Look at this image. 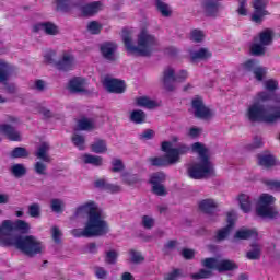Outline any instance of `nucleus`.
Segmentation results:
<instances>
[{
    "label": "nucleus",
    "mask_w": 280,
    "mask_h": 280,
    "mask_svg": "<svg viewBox=\"0 0 280 280\" xmlns=\"http://www.w3.org/2000/svg\"><path fill=\"white\" fill-rule=\"evenodd\" d=\"M10 75V65L0 61V83L4 84V90L10 95L16 93V85L14 83H8V77Z\"/></svg>",
    "instance_id": "14"
},
{
    "label": "nucleus",
    "mask_w": 280,
    "mask_h": 280,
    "mask_svg": "<svg viewBox=\"0 0 280 280\" xmlns=\"http://www.w3.org/2000/svg\"><path fill=\"white\" fill-rule=\"evenodd\" d=\"M129 255L131 256L132 264H141V261L145 260L143 255H141L139 252L135 249H130Z\"/></svg>",
    "instance_id": "54"
},
{
    "label": "nucleus",
    "mask_w": 280,
    "mask_h": 280,
    "mask_svg": "<svg viewBox=\"0 0 280 280\" xmlns=\"http://www.w3.org/2000/svg\"><path fill=\"white\" fill-rule=\"evenodd\" d=\"M78 127L80 130H93V128H94L93 121H91L86 118L80 119L78 121Z\"/></svg>",
    "instance_id": "53"
},
{
    "label": "nucleus",
    "mask_w": 280,
    "mask_h": 280,
    "mask_svg": "<svg viewBox=\"0 0 280 280\" xmlns=\"http://www.w3.org/2000/svg\"><path fill=\"white\" fill-rule=\"evenodd\" d=\"M272 35H273V33L270 28L262 31L259 34L260 45H264L265 47L268 45H271L272 44Z\"/></svg>",
    "instance_id": "37"
},
{
    "label": "nucleus",
    "mask_w": 280,
    "mask_h": 280,
    "mask_svg": "<svg viewBox=\"0 0 280 280\" xmlns=\"http://www.w3.org/2000/svg\"><path fill=\"white\" fill-rule=\"evenodd\" d=\"M59 12H69L71 10V0H55Z\"/></svg>",
    "instance_id": "45"
},
{
    "label": "nucleus",
    "mask_w": 280,
    "mask_h": 280,
    "mask_svg": "<svg viewBox=\"0 0 280 280\" xmlns=\"http://www.w3.org/2000/svg\"><path fill=\"white\" fill-rule=\"evenodd\" d=\"M275 203V197L269 194H262L259 198L258 206L256 208V213L260 218H277L279 212L275 210L272 205Z\"/></svg>",
    "instance_id": "6"
},
{
    "label": "nucleus",
    "mask_w": 280,
    "mask_h": 280,
    "mask_svg": "<svg viewBox=\"0 0 280 280\" xmlns=\"http://www.w3.org/2000/svg\"><path fill=\"white\" fill-rule=\"evenodd\" d=\"M192 152H196L199 156V162H195L188 166V176L194 180H202L207 176H213L215 168L209 158V150L205 148V144L195 142L191 147Z\"/></svg>",
    "instance_id": "3"
},
{
    "label": "nucleus",
    "mask_w": 280,
    "mask_h": 280,
    "mask_svg": "<svg viewBox=\"0 0 280 280\" xmlns=\"http://www.w3.org/2000/svg\"><path fill=\"white\" fill-rule=\"evenodd\" d=\"M142 226L148 230L152 229L154 226V219L150 215H143Z\"/></svg>",
    "instance_id": "60"
},
{
    "label": "nucleus",
    "mask_w": 280,
    "mask_h": 280,
    "mask_svg": "<svg viewBox=\"0 0 280 280\" xmlns=\"http://www.w3.org/2000/svg\"><path fill=\"white\" fill-rule=\"evenodd\" d=\"M88 32H90V34H101L102 32V24H100L97 21H92L88 24Z\"/></svg>",
    "instance_id": "50"
},
{
    "label": "nucleus",
    "mask_w": 280,
    "mask_h": 280,
    "mask_svg": "<svg viewBox=\"0 0 280 280\" xmlns=\"http://www.w3.org/2000/svg\"><path fill=\"white\" fill-rule=\"evenodd\" d=\"M238 202L242 211H244V213H249L252 209L250 197L246 194H241L238 196Z\"/></svg>",
    "instance_id": "33"
},
{
    "label": "nucleus",
    "mask_w": 280,
    "mask_h": 280,
    "mask_svg": "<svg viewBox=\"0 0 280 280\" xmlns=\"http://www.w3.org/2000/svg\"><path fill=\"white\" fill-rule=\"evenodd\" d=\"M212 54L207 48H200L197 51L191 52L190 60L191 62H196V60H207L211 58Z\"/></svg>",
    "instance_id": "32"
},
{
    "label": "nucleus",
    "mask_w": 280,
    "mask_h": 280,
    "mask_svg": "<svg viewBox=\"0 0 280 280\" xmlns=\"http://www.w3.org/2000/svg\"><path fill=\"white\" fill-rule=\"evenodd\" d=\"M112 165H113L112 172H114V173L124 172L125 166H124V162L121 160L114 159L112 161Z\"/></svg>",
    "instance_id": "57"
},
{
    "label": "nucleus",
    "mask_w": 280,
    "mask_h": 280,
    "mask_svg": "<svg viewBox=\"0 0 280 280\" xmlns=\"http://www.w3.org/2000/svg\"><path fill=\"white\" fill-rule=\"evenodd\" d=\"M75 57L69 52H63L62 58L56 63L59 71H71L73 69Z\"/></svg>",
    "instance_id": "17"
},
{
    "label": "nucleus",
    "mask_w": 280,
    "mask_h": 280,
    "mask_svg": "<svg viewBox=\"0 0 280 280\" xmlns=\"http://www.w3.org/2000/svg\"><path fill=\"white\" fill-rule=\"evenodd\" d=\"M264 184L269 187V189H280V182L279 180H272L267 179L264 182Z\"/></svg>",
    "instance_id": "64"
},
{
    "label": "nucleus",
    "mask_w": 280,
    "mask_h": 280,
    "mask_svg": "<svg viewBox=\"0 0 280 280\" xmlns=\"http://www.w3.org/2000/svg\"><path fill=\"white\" fill-rule=\"evenodd\" d=\"M49 143L43 142L38 148L37 151L35 152V156L43 161L44 163H51V158L49 154Z\"/></svg>",
    "instance_id": "24"
},
{
    "label": "nucleus",
    "mask_w": 280,
    "mask_h": 280,
    "mask_svg": "<svg viewBox=\"0 0 280 280\" xmlns=\"http://www.w3.org/2000/svg\"><path fill=\"white\" fill-rule=\"evenodd\" d=\"M34 171L36 174H39V176H45L47 174V165L43 162H36L34 165Z\"/></svg>",
    "instance_id": "58"
},
{
    "label": "nucleus",
    "mask_w": 280,
    "mask_h": 280,
    "mask_svg": "<svg viewBox=\"0 0 280 280\" xmlns=\"http://www.w3.org/2000/svg\"><path fill=\"white\" fill-rule=\"evenodd\" d=\"M102 10V2L101 1H94L91 3H88L83 7H81V13L84 16H94V14H97Z\"/></svg>",
    "instance_id": "22"
},
{
    "label": "nucleus",
    "mask_w": 280,
    "mask_h": 280,
    "mask_svg": "<svg viewBox=\"0 0 280 280\" xmlns=\"http://www.w3.org/2000/svg\"><path fill=\"white\" fill-rule=\"evenodd\" d=\"M91 152L94 154H104L108 152V144H106V140L97 138L91 145Z\"/></svg>",
    "instance_id": "27"
},
{
    "label": "nucleus",
    "mask_w": 280,
    "mask_h": 280,
    "mask_svg": "<svg viewBox=\"0 0 280 280\" xmlns=\"http://www.w3.org/2000/svg\"><path fill=\"white\" fill-rule=\"evenodd\" d=\"M137 106L142 108H156V102L148 98L147 96H140L136 100Z\"/></svg>",
    "instance_id": "38"
},
{
    "label": "nucleus",
    "mask_w": 280,
    "mask_h": 280,
    "mask_svg": "<svg viewBox=\"0 0 280 280\" xmlns=\"http://www.w3.org/2000/svg\"><path fill=\"white\" fill-rule=\"evenodd\" d=\"M250 237H257L256 230L242 228L234 234V240H250Z\"/></svg>",
    "instance_id": "28"
},
{
    "label": "nucleus",
    "mask_w": 280,
    "mask_h": 280,
    "mask_svg": "<svg viewBox=\"0 0 280 280\" xmlns=\"http://www.w3.org/2000/svg\"><path fill=\"white\" fill-rule=\"evenodd\" d=\"M71 141L74 148H78V150H85L86 138H84L83 135L74 133L71 138Z\"/></svg>",
    "instance_id": "36"
},
{
    "label": "nucleus",
    "mask_w": 280,
    "mask_h": 280,
    "mask_svg": "<svg viewBox=\"0 0 280 280\" xmlns=\"http://www.w3.org/2000/svg\"><path fill=\"white\" fill-rule=\"evenodd\" d=\"M4 229L9 231V235L12 233H21L22 235H27L30 233V223L24 220L18 219L15 221L4 220Z\"/></svg>",
    "instance_id": "10"
},
{
    "label": "nucleus",
    "mask_w": 280,
    "mask_h": 280,
    "mask_svg": "<svg viewBox=\"0 0 280 280\" xmlns=\"http://www.w3.org/2000/svg\"><path fill=\"white\" fill-rule=\"evenodd\" d=\"M129 119L132 124H145L148 115L142 109H135L130 113Z\"/></svg>",
    "instance_id": "30"
},
{
    "label": "nucleus",
    "mask_w": 280,
    "mask_h": 280,
    "mask_svg": "<svg viewBox=\"0 0 280 280\" xmlns=\"http://www.w3.org/2000/svg\"><path fill=\"white\" fill-rule=\"evenodd\" d=\"M188 75L187 70H182L176 74L173 68H166L163 72V84L166 91H174V82H185V79L188 78Z\"/></svg>",
    "instance_id": "8"
},
{
    "label": "nucleus",
    "mask_w": 280,
    "mask_h": 280,
    "mask_svg": "<svg viewBox=\"0 0 280 280\" xmlns=\"http://www.w3.org/2000/svg\"><path fill=\"white\" fill-rule=\"evenodd\" d=\"M213 272L207 269H200L198 272L191 275V279L199 280V279H211Z\"/></svg>",
    "instance_id": "44"
},
{
    "label": "nucleus",
    "mask_w": 280,
    "mask_h": 280,
    "mask_svg": "<svg viewBox=\"0 0 280 280\" xmlns=\"http://www.w3.org/2000/svg\"><path fill=\"white\" fill-rule=\"evenodd\" d=\"M201 8L206 16L215 18L220 12V2L214 0H201Z\"/></svg>",
    "instance_id": "15"
},
{
    "label": "nucleus",
    "mask_w": 280,
    "mask_h": 280,
    "mask_svg": "<svg viewBox=\"0 0 280 280\" xmlns=\"http://www.w3.org/2000/svg\"><path fill=\"white\" fill-rule=\"evenodd\" d=\"M0 131L5 135L9 141H21V133L11 125H0Z\"/></svg>",
    "instance_id": "20"
},
{
    "label": "nucleus",
    "mask_w": 280,
    "mask_h": 280,
    "mask_svg": "<svg viewBox=\"0 0 280 280\" xmlns=\"http://www.w3.org/2000/svg\"><path fill=\"white\" fill-rule=\"evenodd\" d=\"M50 207L55 213H62L65 211V202L60 199H52Z\"/></svg>",
    "instance_id": "46"
},
{
    "label": "nucleus",
    "mask_w": 280,
    "mask_h": 280,
    "mask_svg": "<svg viewBox=\"0 0 280 280\" xmlns=\"http://www.w3.org/2000/svg\"><path fill=\"white\" fill-rule=\"evenodd\" d=\"M149 163H151L152 167H167V165H174V163L170 162L167 155L149 158Z\"/></svg>",
    "instance_id": "29"
},
{
    "label": "nucleus",
    "mask_w": 280,
    "mask_h": 280,
    "mask_svg": "<svg viewBox=\"0 0 280 280\" xmlns=\"http://www.w3.org/2000/svg\"><path fill=\"white\" fill-rule=\"evenodd\" d=\"M161 150L166 153V159H168L170 163L174 164L178 163L180 156L187 154L190 149L186 144H179L177 148H172V142L163 141Z\"/></svg>",
    "instance_id": "7"
},
{
    "label": "nucleus",
    "mask_w": 280,
    "mask_h": 280,
    "mask_svg": "<svg viewBox=\"0 0 280 280\" xmlns=\"http://www.w3.org/2000/svg\"><path fill=\"white\" fill-rule=\"evenodd\" d=\"M28 214L31 218H40V205L32 203L28 206Z\"/></svg>",
    "instance_id": "52"
},
{
    "label": "nucleus",
    "mask_w": 280,
    "mask_h": 280,
    "mask_svg": "<svg viewBox=\"0 0 280 280\" xmlns=\"http://www.w3.org/2000/svg\"><path fill=\"white\" fill-rule=\"evenodd\" d=\"M15 248L26 257H36V255L43 253V242L38 241L34 235H18Z\"/></svg>",
    "instance_id": "5"
},
{
    "label": "nucleus",
    "mask_w": 280,
    "mask_h": 280,
    "mask_svg": "<svg viewBox=\"0 0 280 280\" xmlns=\"http://www.w3.org/2000/svg\"><path fill=\"white\" fill-rule=\"evenodd\" d=\"M178 246V241L170 240L167 243L164 244L162 248L163 255H171L172 250H174Z\"/></svg>",
    "instance_id": "47"
},
{
    "label": "nucleus",
    "mask_w": 280,
    "mask_h": 280,
    "mask_svg": "<svg viewBox=\"0 0 280 280\" xmlns=\"http://www.w3.org/2000/svg\"><path fill=\"white\" fill-rule=\"evenodd\" d=\"M249 51L252 56H266V47L261 44H252Z\"/></svg>",
    "instance_id": "43"
},
{
    "label": "nucleus",
    "mask_w": 280,
    "mask_h": 280,
    "mask_svg": "<svg viewBox=\"0 0 280 280\" xmlns=\"http://www.w3.org/2000/svg\"><path fill=\"white\" fill-rule=\"evenodd\" d=\"M86 80L80 77L72 78L68 83V90L70 93H86V89L84 88Z\"/></svg>",
    "instance_id": "18"
},
{
    "label": "nucleus",
    "mask_w": 280,
    "mask_h": 280,
    "mask_svg": "<svg viewBox=\"0 0 280 280\" xmlns=\"http://www.w3.org/2000/svg\"><path fill=\"white\" fill-rule=\"evenodd\" d=\"M228 226H224L217 231L215 240L217 242H224L230 235L231 231H233V226H235V212H228L226 218Z\"/></svg>",
    "instance_id": "12"
},
{
    "label": "nucleus",
    "mask_w": 280,
    "mask_h": 280,
    "mask_svg": "<svg viewBox=\"0 0 280 280\" xmlns=\"http://www.w3.org/2000/svg\"><path fill=\"white\" fill-rule=\"evenodd\" d=\"M246 5H248V0H238L237 14H240V16H246L248 14Z\"/></svg>",
    "instance_id": "55"
},
{
    "label": "nucleus",
    "mask_w": 280,
    "mask_h": 280,
    "mask_svg": "<svg viewBox=\"0 0 280 280\" xmlns=\"http://www.w3.org/2000/svg\"><path fill=\"white\" fill-rule=\"evenodd\" d=\"M34 32H45L48 36H56L58 34V26L51 22H44L34 25Z\"/></svg>",
    "instance_id": "21"
},
{
    "label": "nucleus",
    "mask_w": 280,
    "mask_h": 280,
    "mask_svg": "<svg viewBox=\"0 0 280 280\" xmlns=\"http://www.w3.org/2000/svg\"><path fill=\"white\" fill-rule=\"evenodd\" d=\"M115 51H117V44L115 43L106 42L101 45V54L103 58L109 62H115V60H117L115 57Z\"/></svg>",
    "instance_id": "16"
},
{
    "label": "nucleus",
    "mask_w": 280,
    "mask_h": 280,
    "mask_svg": "<svg viewBox=\"0 0 280 280\" xmlns=\"http://www.w3.org/2000/svg\"><path fill=\"white\" fill-rule=\"evenodd\" d=\"M253 72L256 80H258V82H261L266 77L267 70L264 67H256Z\"/></svg>",
    "instance_id": "56"
},
{
    "label": "nucleus",
    "mask_w": 280,
    "mask_h": 280,
    "mask_svg": "<svg viewBox=\"0 0 280 280\" xmlns=\"http://www.w3.org/2000/svg\"><path fill=\"white\" fill-rule=\"evenodd\" d=\"M219 262L217 258H206L202 260V267L209 270H218Z\"/></svg>",
    "instance_id": "49"
},
{
    "label": "nucleus",
    "mask_w": 280,
    "mask_h": 280,
    "mask_svg": "<svg viewBox=\"0 0 280 280\" xmlns=\"http://www.w3.org/2000/svg\"><path fill=\"white\" fill-rule=\"evenodd\" d=\"M152 191L155 194V196H167V190L163 184L152 186Z\"/></svg>",
    "instance_id": "61"
},
{
    "label": "nucleus",
    "mask_w": 280,
    "mask_h": 280,
    "mask_svg": "<svg viewBox=\"0 0 280 280\" xmlns=\"http://www.w3.org/2000/svg\"><path fill=\"white\" fill-rule=\"evenodd\" d=\"M11 159H27L30 156V152L24 147H15L11 153Z\"/></svg>",
    "instance_id": "35"
},
{
    "label": "nucleus",
    "mask_w": 280,
    "mask_h": 280,
    "mask_svg": "<svg viewBox=\"0 0 280 280\" xmlns=\"http://www.w3.org/2000/svg\"><path fill=\"white\" fill-rule=\"evenodd\" d=\"M139 139L144 140V141H150V139H154V130H152V129L144 130L139 136Z\"/></svg>",
    "instance_id": "63"
},
{
    "label": "nucleus",
    "mask_w": 280,
    "mask_h": 280,
    "mask_svg": "<svg viewBox=\"0 0 280 280\" xmlns=\"http://www.w3.org/2000/svg\"><path fill=\"white\" fill-rule=\"evenodd\" d=\"M205 38V33L200 30H192L190 33V39L194 40L195 43H202Z\"/></svg>",
    "instance_id": "51"
},
{
    "label": "nucleus",
    "mask_w": 280,
    "mask_h": 280,
    "mask_svg": "<svg viewBox=\"0 0 280 280\" xmlns=\"http://www.w3.org/2000/svg\"><path fill=\"white\" fill-rule=\"evenodd\" d=\"M103 84L108 93H116V95L126 93V81L124 80L105 78Z\"/></svg>",
    "instance_id": "13"
},
{
    "label": "nucleus",
    "mask_w": 280,
    "mask_h": 280,
    "mask_svg": "<svg viewBox=\"0 0 280 280\" xmlns=\"http://www.w3.org/2000/svg\"><path fill=\"white\" fill-rule=\"evenodd\" d=\"M121 179L125 185H137V183H141V178H139V175L137 174H130V173H122Z\"/></svg>",
    "instance_id": "34"
},
{
    "label": "nucleus",
    "mask_w": 280,
    "mask_h": 280,
    "mask_svg": "<svg viewBox=\"0 0 280 280\" xmlns=\"http://www.w3.org/2000/svg\"><path fill=\"white\" fill-rule=\"evenodd\" d=\"M237 268H240V266H237L235 261L230 259H223L217 265L218 272H231V270H237Z\"/></svg>",
    "instance_id": "26"
},
{
    "label": "nucleus",
    "mask_w": 280,
    "mask_h": 280,
    "mask_svg": "<svg viewBox=\"0 0 280 280\" xmlns=\"http://www.w3.org/2000/svg\"><path fill=\"white\" fill-rule=\"evenodd\" d=\"M155 8L162 14V16H172V11L170 10V7L162 0H155Z\"/></svg>",
    "instance_id": "39"
},
{
    "label": "nucleus",
    "mask_w": 280,
    "mask_h": 280,
    "mask_svg": "<svg viewBox=\"0 0 280 280\" xmlns=\"http://www.w3.org/2000/svg\"><path fill=\"white\" fill-rule=\"evenodd\" d=\"M10 246H14L16 248V236H5L4 238L0 240V247L8 248Z\"/></svg>",
    "instance_id": "48"
},
{
    "label": "nucleus",
    "mask_w": 280,
    "mask_h": 280,
    "mask_svg": "<svg viewBox=\"0 0 280 280\" xmlns=\"http://www.w3.org/2000/svg\"><path fill=\"white\" fill-rule=\"evenodd\" d=\"M122 43L125 45L126 51L132 56H152L154 47L159 45V39L153 34H150L148 30L143 28L138 34V46L132 43V37L128 30H122Z\"/></svg>",
    "instance_id": "2"
},
{
    "label": "nucleus",
    "mask_w": 280,
    "mask_h": 280,
    "mask_svg": "<svg viewBox=\"0 0 280 280\" xmlns=\"http://www.w3.org/2000/svg\"><path fill=\"white\" fill-rule=\"evenodd\" d=\"M252 248L254 249L246 253L247 259H250L252 261L261 259V248L259 245L253 244Z\"/></svg>",
    "instance_id": "40"
},
{
    "label": "nucleus",
    "mask_w": 280,
    "mask_h": 280,
    "mask_svg": "<svg viewBox=\"0 0 280 280\" xmlns=\"http://www.w3.org/2000/svg\"><path fill=\"white\" fill-rule=\"evenodd\" d=\"M257 160L258 165L266 170H270V167H275V165H277V158L272 154H258Z\"/></svg>",
    "instance_id": "23"
},
{
    "label": "nucleus",
    "mask_w": 280,
    "mask_h": 280,
    "mask_svg": "<svg viewBox=\"0 0 280 280\" xmlns=\"http://www.w3.org/2000/svg\"><path fill=\"white\" fill-rule=\"evenodd\" d=\"M105 261L106 264H109V265L117 264V252L115 250L107 252Z\"/></svg>",
    "instance_id": "59"
},
{
    "label": "nucleus",
    "mask_w": 280,
    "mask_h": 280,
    "mask_svg": "<svg viewBox=\"0 0 280 280\" xmlns=\"http://www.w3.org/2000/svg\"><path fill=\"white\" fill-rule=\"evenodd\" d=\"M191 107L195 110V117H197V119H209L213 116L211 109L205 106V102L200 96H196L195 98H192Z\"/></svg>",
    "instance_id": "11"
},
{
    "label": "nucleus",
    "mask_w": 280,
    "mask_h": 280,
    "mask_svg": "<svg viewBox=\"0 0 280 280\" xmlns=\"http://www.w3.org/2000/svg\"><path fill=\"white\" fill-rule=\"evenodd\" d=\"M269 110L273 112L268 114V109L259 103H254L247 109V119L252 124H276L280 119V106H271Z\"/></svg>",
    "instance_id": "4"
},
{
    "label": "nucleus",
    "mask_w": 280,
    "mask_h": 280,
    "mask_svg": "<svg viewBox=\"0 0 280 280\" xmlns=\"http://www.w3.org/2000/svg\"><path fill=\"white\" fill-rule=\"evenodd\" d=\"M149 183H150V185H152V187H154L156 185H163V183H165V175H164V173H161V172L153 173L150 176Z\"/></svg>",
    "instance_id": "41"
},
{
    "label": "nucleus",
    "mask_w": 280,
    "mask_h": 280,
    "mask_svg": "<svg viewBox=\"0 0 280 280\" xmlns=\"http://www.w3.org/2000/svg\"><path fill=\"white\" fill-rule=\"evenodd\" d=\"M265 89L267 91H277V89H279V82L272 80V79H269L265 82Z\"/></svg>",
    "instance_id": "62"
},
{
    "label": "nucleus",
    "mask_w": 280,
    "mask_h": 280,
    "mask_svg": "<svg viewBox=\"0 0 280 280\" xmlns=\"http://www.w3.org/2000/svg\"><path fill=\"white\" fill-rule=\"evenodd\" d=\"M11 174L15 176V178H21L27 174V168L23 164H14L11 166Z\"/></svg>",
    "instance_id": "42"
},
{
    "label": "nucleus",
    "mask_w": 280,
    "mask_h": 280,
    "mask_svg": "<svg viewBox=\"0 0 280 280\" xmlns=\"http://www.w3.org/2000/svg\"><path fill=\"white\" fill-rule=\"evenodd\" d=\"M268 0H253L252 8L254 13L252 14V21L254 23H262L264 16L270 14L266 8H268Z\"/></svg>",
    "instance_id": "9"
},
{
    "label": "nucleus",
    "mask_w": 280,
    "mask_h": 280,
    "mask_svg": "<svg viewBox=\"0 0 280 280\" xmlns=\"http://www.w3.org/2000/svg\"><path fill=\"white\" fill-rule=\"evenodd\" d=\"M199 209L203 213L211 215V213H215V209H218V205L212 199H203L199 202Z\"/></svg>",
    "instance_id": "25"
},
{
    "label": "nucleus",
    "mask_w": 280,
    "mask_h": 280,
    "mask_svg": "<svg viewBox=\"0 0 280 280\" xmlns=\"http://www.w3.org/2000/svg\"><path fill=\"white\" fill-rule=\"evenodd\" d=\"M86 213L88 220L84 229L71 230L73 237H104L110 232L108 222L102 217V212L97 208L95 201H88L75 209L74 215Z\"/></svg>",
    "instance_id": "1"
},
{
    "label": "nucleus",
    "mask_w": 280,
    "mask_h": 280,
    "mask_svg": "<svg viewBox=\"0 0 280 280\" xmlns=\"http://www.w3.org/2000/svg\"><path fill=\"white\" fill-rule=\"evenodd\" d=\"M94 186L96 189H104L105 191H108V194H119V191H121V186L107 183L104 178L97 179L94 183Z\"/></svg>",
    "instance_id": "19"
},
{
    "label": "nucleus",
    "mask_w": 280,
    "mask_h": 280,
    "mask_svg": "<svg viewBox=\"0 0 280 280\" xmlns=\"http://www.w3.org/2000/svg\"><path fill=\"white\" fill-rule=\"evenodd\" d=\"M82 161H83V163H85V165H94V167H101V165L103 163L102 156L92 155L89 153L83 154Z\"/></svg>",
    "instance_id": "31"
}]
</instances>
